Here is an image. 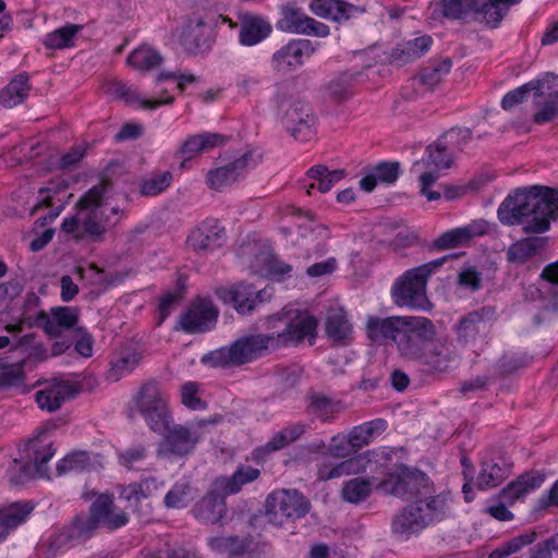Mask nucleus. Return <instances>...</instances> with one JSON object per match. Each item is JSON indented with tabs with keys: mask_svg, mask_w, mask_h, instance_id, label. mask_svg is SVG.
Returning a JSON list of instances; mask_svg holds the SVG:
<instances>
[{
	"mask_svg": "<svg viewBox=\"0 0 558 558\" xmlns=\"http://www.w3.org/2000/svg\"><path fill=\"white\" fill-rule=\"evenodd\" d=\"M270 333H255L239 338L230 347L210 351L202 361L213 367H233L250 363L269 351L298 345L305 339L313 343L317 336V320L304 311L275 315L267 322Z\"/></svg>",
	"mask_w": 558,
	"mask_h": 558,
	"instance_id": "f257e3e1",
	"label": "nucleus"
},
{
	"mask_svg": "<svg viewBox=\"0 0 558 558\" xmlns=\"http://www.w3.org/2000/svg\"><path fill=\"white\" fill-rule=\"evenodd\" d=\"M505 226H522L526 234H541L558 219V190L533 185L508 195L497 210Z\"/></svg>",
	"mask_w": 558,
	"mask_h": 558,
	"instance_id": "f03ea898",
	"label": "nucleus"
},
{
	"mask_svg": "<svg viewBox=\"0 0 558 558\" xmlns=\"http://www.w3.org/2000/svg\"><path fill=\"white\" fill-rule=\"evenodd\" d=\"M367 337L377 343L391 341L405 360L420 361L429 340L435 338L433 322L422 316L369 317Z\"/></svg>",
	"mask_w": 558,
	"mask_h": 558,
	"instance_id": "7ed1b4c3",
	"label": "nucleus"
},
{
	"mask_svg": "<svg viewBox=\"0 0 558 558\" xmlns=\"http://www.w3.org/2000/svg\"><path fill=\"white\" fill-rule=\"evenodd\" d=\"M529 97L536 108L533 121L536 124L553 121L558 116V76L547 74L542 80L531 81L507 93L501 100V107L511 110Z\"/></svg>",
	"mask_w": 558,
	"mask_h": 558,
	"instance_id": "20e7f679",
	"label": "nucleus"
},
{
	"mask_svg": "<svg viewBox=\"0 0 558 558\" xmlns=\"http://www.w3.org/2000/svg\"><path fill=\"white\" fill-rule=\"evenodd\" d=\"M447 256L407 270L393 284L391 294L398 306L429 310L432 304L426 295V283L430 275L440 268Z\"/></svg>",
	"mask_w": 558,
	"mask_h": 558,
	"instance_id": "39448f33",
	"label": "nucleus"
},
{
	"mask_svg": "<svg viewBox=\"0 0 558 558\" xmlns=\"http://www.w3.org/2000/svg\"><path fill=\"white\" fill-rule=\"evenodd\" d=\"M447 511V501L442 495L416 499L393 517L391 530L396 535L409 536L435 521L442 520Z\"/></svg>",
	"mask_w": 558,
	"mask_h": 558,
	"instance_id": "423d86ee",
	"label": "nucleus"
},
{
	"mask_svg": "<svg viewBox=\"0 0 558 558\" xmlns=\"http://www.w3.org/2000/svg\"><path fill=\"white\" fill-rule=\"evenodd\" d=\"M134 409L155 433H163L171 422L167 396L155 380L144 383L133 396Z\"/></svg>",
	"mask_w": 558,
	"mask_h": 558,
	"instance_id": "0eeeda50",
	"label": "nucleus"
},
{
	"mask_svg": "<svg viewBox=\"0 0 558 558\" xmlns=\"http://www.w3.org/2000/svg\"><path fill=\"white\" fill-rule=\"evenodd\" d=\"M429 487V478L424 472L403 464L395 465L388 472L386 478L376 484V488L383 494L401 499H407L423 492L428 493Z\"/></svg>",
	"mask_w": 558,
	"mask_h": 558,
	"instance_id": "6e6552de",
	"label": "nucleus"
},
{
	"mask_svg": "<svg viewBox=\"0 0 558 558\" xmlns=\"http://www.w3.org/2000/svg\"><path fill=\"white\" fill-rule=\"evenodd\" d=\"M265 514L269 522L281 525L286 521H295L306 515L311 502L295 489H278L268 495Z\"/></svg>",
	"mask_w": 558,
	"mask_h": 558,
	"instance_id": "1a4fd4ad",
	"label": "nucleus"
},
{
	"mask_svg": "<svg viewBox=\"0 0 558 558\" xmlns=\"http://www.w3.org/2000/svg\"><path fill=\"white\" fill-rule=\"evenodd\" d=\"M107 187L106 182H100L82 195L76 203V209L83 211V215L81 216V232L75 234V239L89 238L93 242L102 240L107 229L97 219L96 209L100 207Z\"/></svg>",
	"mask_w": 558,
	"mask_h": 558,
	"instance_id": "9d476101",
	"label": "nucleus"
},
{
	"mask_svg": "<svg viewBox=\"0 0 558 558\" xmlns=\"http://www.w3.org/2000/svg\"><path fill=\"white\" fill-rule=\"evenodd\" d=\"M219 310L209 298H195L179 316L175 330L186 333H204L211 330L218 320Z\"/></svg>",
	"mask_w": 558,
	"mask_h": 558,
	"instance_id": "9b49d317",
	"label": "nucleus"
},
{
	"mask_svg": "<svg viewBox=\"0 0 558 558\" xmlns=\"http://www.w3.org/2000/svg\"><path fill=\"white\" fill-rule=\"evenodd\" d=\"M47 427H43L38 430L37 435L29 439L26 445V461L20 468L17 475H12L11 483L19 485L23 484L28 478L34 476L48 477L47 463L54 456L56 450L51 444L43 445L40 437L46 434Z\"/></svg>",
	"mask_w": 558,
	"mask_h": 558,
	"instance_id": "f8f14e48",
	"label": "nucleus"
},
{
	"mask_svg": "<svg viewBox=\"0 0 558 558\" xmlns=\"http://www.w3.org/2000/svg\"><path fill=\"white\" fill-rule=\"evenodd\" d=\"M280 119L287 132L295 141L310 140L315 131V116L302 100H286L279 106Z\"/></svg>",
	"mask_w": 558,
	"mask_h": 558,
	"instance_id": "ddd939ff",
	"label": "nucleus"
},
{
	"mask_svg": "<svg viewBox=\"0 0 558 558\" xmlns=\"http://www.w3.org/2000/svg\"><path fill=\"white\" fill-rule=\"evenodd\" d=\"M34 387H40L35 392L37 407L48 413L59 411L66 401L75 398L81 391L78 384L56 378L45 381L38 380Z\"/></svg>",
	"mask_w": 558,
	"mask_h": 558,
	"instance_id": "4468645a",
	"label": "nucleus"
},
{
	"mask_svg": "<svg viewBox=\"0 0 558 558\" xmlns=\"http://www.w3.org/2000/svg\"><path fill=\"white\" fill-rule=\"evenodd\" d=\"M315 50L308 39H291L272 53L270 64L277 72L290 73L301 68Z\"/></svg>",
	"mask_w": 558,
	"mask_h": 558,
	"instance_id": "2eb2a0df",
	"label": "nucleus"
},
{
	"mask_svg": "<svg viewBox=\"0 0 558 558\" xmlns=\"http://www.w3.org/2000/svg\"><path fill=\"white\" fill-rule=\"evenodd\" d=\"M226 241V230L217 221L205 220L194 227L186 239V246L204 256L220 248Z\"/></svg>",
	"mask_w": 558,
	"mask_h": 558,
	"instance_id": "dca6fc26",
	"label": "nucleus"
},
{
	"mask_svg": "<svg viewBox=\"0 0 558 558\" xmlns=\"http://www.w3.org/2000/svg\"><path fill=\"white\" fill-rule=\"evenodd\" d=\"M162 434L165 437L159 444L157 456L166 458L169 456L184 457L192 452L201 434L197 430H191L183 425H174L166 429Z\"/></svg>",
	"mask_w": 558,
	"mask_h": 558,
	"instance_id": "f3484780",
	"label": "nucleus"
},
{
	"mask_svg": "<svg viewBox=\"0 0 558 558\" xmlns=\"http://www.w3.org/2000/svg\"><path fill=\"white\" fill-rule=\"evenodd\" d=\"M496 319L494 306H483L463 316L457 327V341L466 345L480 337L487 327Z\"/></svg>",
	"mask_w": 558,
	"mask_h": 558,
	"instance_id": "a211bd4d",
	"label": "nucleus"
},
{
	"mask_svg": "<svg viewBox=\"0 0 558 558\" xmlns=\"http://www.w3.org/2000/svg\"><path fill=\"white\" fill-rule=\"evenodd\" d=\"M281 29L307 36L327 37L329 35V27L306 14L301 10L287 5L282 9V17L279 21Z\"/></svg>",
	"mask_w": 558,
	"mask_h": 558,
	"instance_id": "6ab92c4d",
	"label": "nucleus"
},
{
	"mask_svg": "<svg viewBox=\"0 0 558 558\" xmlns=\"http://www.w3.org/2000/svg\"><path fill=\"white\" fill-rule=\"evenodd\" d=\"M98 527L90 513L76 515L69 526L57 534L50 546L59 550L74 543L85 542L94 535Z\"/></svg>",
	"mask_w": 558,
	"mask_h": 558,
	"instance_id": "aec40b11",
	"label": "nucleus"
},
{
	"mask_svg": "<svg viewBox=\"0 0 558 558\" xmlns=\"http://www.w3.org/2000/svg\"><path fill=\"white\" fill-rule=\"evenodd\" d=\"M78 322V311L75 307L58 306L50 314L39 313L38 323L50 338H60L64 331L75 328Z\"/></svg>",
	"mask_w": 558,
	"mask_h": 558,
	"instance_id": "412c9836",
	"label": "nucleus"
},
{
	"mask_svg": "<svg viewBox=\"0 0 558 558\" xmlns=\"http://www.w3.org/2000/svg\"><path fill=\"white\" fill-rule=\"evenodd\" d=\"M456 359L457 353L452 343L446 339L433 338L428 341L418 362L428 371L446 372Z\"/></svg>",
	"mask_w": 558,
	"mask_h": 558,
	"instance_id": "4be33fe9",
	"label": "nucleus"
},
{
	"mask_svg": "<svg viewBox=\"0 0 558 558\" xmlns=\"http://www.w3.org/2000/svg\"><path fill=\"white\" fill-rule=\"evenodd\" d=\"M89 512L98 526L116 530L129 522L124 511H117L111 496L101 494L97 496L89 508Z\"/></svg>",
	"mask_w": 558,
	"mask_h": 558,
	"instance_id": "5701e85b",
	"label": "nucleus"
},
{
	"mask_svg": "<svg viewBox=\"0 0 558 558\" xmlns=\"http://www.w3.org/2000/svg\"><path fill=\"white\" fill-rule=\"evenodd\" d=\"M217 295L228 304L233 305L242 315L251 314L260 298L262 291H256L251 284L239 283L231 289H219Z\"/></svg>",
	"mask_w": 558,
	"mask_h": 558,
	"instance_id": "b1692460",
	"label": "nucleus"
},
{
	"mask_svg": "<svg viewBox=\"0 0 558 558\" xmlns=\"http://www.w3.org/2000/svg\"><path fill=\"white\" fill-rule=\"evenodd\" d=\"M511 473V464L504 457L483 460L474 481L478 489H489L500 485Z\"/></svg>",
	"mask_w": 558,
	"mask_h": 558,
	"instance_id": "393cba45",
	"label": "nucleus"
},
{
	"mask_svg": "<svg viewBox=\"0 0 558 558\" xmlns=\"http://www.w3.org/2000/svg\"><path fill=\"white\" fill-rule=\"evenodd\" d=\"M239 40L243 46H254L266 39L271 25L260 15L250 12L239 14Z\"/></svg>",
	"mask_w": 558,
	"mask_h": 558,
	"instance_id": "a878e982",
	"label": "nucleus"
},
{
	"mask_svg": "<svg viewBox=\"0 0 558 558\" xmlns=\"http://www.w3.org/2000/svg\"><path fill=\"white\" fill-rule=\"evenodd\" d=\"M433 39L430 36H421L397 45L388 54V63L396 66H403L423 57L430 48Z\"/></svg>",
	"mask_w": 558,
	"mask_h": 558,
	"instance_id": "bb28decb",
	"label": "nucleus"
},
{
	"mask_svg": "<svg viewBox=\"0 0 558 558\" xmlns=\"http://www.w3.org/2000/svg\"><path fill=\"white\" fill-rule=\"evenodd\" d=\"M105 92L116 99H122L129 105H138L143 109H156L160 105H170L173 97L166 99H145L141 97L136 88L126 85L122 81L111 80L104 85Z\"/></svg>",
	"mask_w": 558,
	"mask_h": 558,
	"instance_id": "cd10ccee",
	"label": "nucleus"
},
{
	"mask_svg": "<svg viewBox=\"0 0 558 558\" xmlns=\"http://www.w3.org/2000/svg\"><path fill=\"white\" fill-rule=\"evenodd\" d=\"M488 223L485 220H474L471 223L442 233L434 242V246L445 250L466 244L475 236L485 234Z\"/></svg>",
	"mask_w": 558,
	"mask_h": 558,
	"instance_id": "c85d7f7f",
	"label": "nucleus"
},
{
	"mask_svg": "<svg viewBox=\"0 0 558 558\" xmlns=\"http://www.w3.org/2000/svg\"><path fill=\"white\" fill-rule=\"evenodd\" d=\"M226 496L215 489V483L210 492L204 496L193 508L195 518L204 523H218L227 511Z\"/></svg>",
	"mask_w": 558,
	"mask_h": 558,
	"instance_id": "c756f323",
	"label": "nucleus"
},
{
	"mask_svg": "<svg viewBox=\"0 0 558 558\" xmlns=\"http://www.w3.org/2000/svg\"><path fill=\"white\" fill-rule=\"evenodd\" d=\"M252 151H246L240 158L234 161L208 171L207 173V183L208 185L216 191H220L228 186L229 184L235 182L241 173L246 169L248 162L252 160Z\"/></svg>",
	"mask_w": 558,
	"mask_h": 558,
	"instance_id": "7c9ffc66",
	"label": "nucleus"
},
{
	"mask_svg": "<svg viewBox=\"0 0 558 558\" xmlns=\"http://www.w3.org/2000/svg\"><path fill=\"white\" fill-rule=\"evenodd\" d=\"M547 236H527L512 243L507 251V260L522 265L533 257L543 254L547 247Z\"/></svg>",
	"mask_w": 558,
	"mask_h": 558,
	"instance_id": "2f4dec72",
	"label": "nucleus"
},
{
	"mask_svg": "<svg viewBox=\"0 0 558 558\" xmlns=\"http://www.w3.org/2000/svg\"><path fill=\"white\" fill-rule=\"evenodd\" d=\"M521 0H478L475 8L474 21L496 28L507 15L509 8Z\"/></svg>",
	"mask_w": 558,
	"mask_h": 558,
	"instance_id": "473e14b6",
	"label": "nucleus"
},
{
	"mask_svg": "<svg viewBox=\"0 0 558 558\" xmlns=\"http://www.w3.org/2000/svg\"><path fill=\"white\" fill-rule=\"evenodd\" d=\"M544 480V475L538 472L522 474L501 489L500 498L504 502L513 505L515 501L523 499L530 492L539 487Z\"/></svg>",
	"mask_w": 558,
	"mask_h": 558,
	"instance_id": "72a5a7b5",
	"label": "nucleus"
},
{
	"mask_svg": "<svg viewBox=\"0 0 558 558\" xmlns=\"http://www.w3.org/2000/svg\"><path fill=\"white\" fill-rule=\"evenodd\" d=\"M307 429L308 425L304 423H295L286 426L280 432L276 433L265 446L257 448L254 451V457L259 459L264 453H270L286 448L290 444L300 439Z\"/></svg>",
	"mask_w": 558,
	"mask_h": 558,
	"instance_id": "f704fd0d",
	"label": "nucleus"
},
{
	"mask_svg": "<svg viewBox=\"0 0 558 558\" xmlns=\"http://www.w3.org/2000/svg\"><path fill=\"white\" fill-rule=\"evenodd\" d=\"M208 546L211 550L219 554H227L230 558H235L245 554L253 544L252 535H219L208 538Z\"/></svg>",
	"mask_w": 558,
	"mask_h": 558,
	"instance_id": "c9c22d12",
	"label": "nucleus"
},
{
	"mask_svg": "<svg viewBox=\"0 0 558 558\" xmlns=\"http://www.w3.org/2000/svg\"><path fill=\"white\" fill-rule=\"evenodd\" d=\"M259 476V470L250 465L240 466L231 476H220L214 481L215 489L228 496L236 494L242 486L255 481Z\"/></svg>",
	"mask_w": 558,
	"mask_h": 558,
	"instance_id": "e433bc0d",
	"label": "nucleus"
},
{
	"mask_svg": "<svg viewBox=\"0 0 558 558\" xmlns=\"http://www.w3.org/2000/svg\"><path fill=\"white\" fill-rule=\"evenodd\" d=\"M252 271L260 277L283 279L292 271V266L280 260L270 253L263 252L255 256L251 264Z\"/></svg>",
	"mask_w": 558,
	"mask_h": 558,
	"instance_id": "4c0bfd02",
	"label": "nucleus"
},
{
	"mask_svg": "<svg viewBox=\"0 0 558 558\" xmlns=\"http://www.w3.org/2000/svg\"><path fill=\"white\" fill-rule=\"evenodd\" d=\"M310 7L317 16L336 22L349 20L359 10L357 7L342 0H314Z\"/></svg>",
	"mask_w": 558,
	"mask_h": 558,
	"instance_id": "58836bf2",
	"label": "nucleus"
},
{
	"mask_svg": "<svg viewBox=\"0 0 558 558\" xmlns=\"http://www.w3.org/2000/svg\"><path fill=\"white\" fill-rule=\"evenodd\" d=\"M33 509L29 502H14L0 509V543L7 538L11 530L26 520Z\"/></svg>",
	"mask_w": 558,
	"mask_h": 558,
	"instance_id": "ea45409f",
	"label": "nucleus"
},
{
	"mask_svg": "<svg viewBox=\"0 0 558 558\" xmlns=\"http://www.w3.org/2000/svg\"><path fill=\"white\" fill-rule=\"evenodd\" d=\"M27 73H20L0 90V104L5 108H13L23 104L31 92Z\"/></svg>",
	"mask_w": 558,
	"mask_h": 558,
	"instance_id": "a19ab883",
	"label": "nucleus"
},
{
	"mask_svg": "<svg viewBox=\"0 0 558 558\" xmlns=\"http://www.w3.org/2000/svg\"><path fill=\"white\" fill-rule=\"evenodd\" d=\"M223 141V136L218 133H202L193 135L183 142L175 155L186 156V159H191L195 155L220 146Z\"/></svg>",
	"mask_w": 558,
	"mask_h": 558,
	"instance_id": "79ce46f5",
	"label": "nucleus"
},
{
	"mask_svg": "<svg viewBox=\"0 0 558 558\" xmlns=\"http://www.w3.org/2000/svg\"><path fill=\"white\" fill-rule=\"evenodd\" d=\"M410 171L417 178L421 195L428 202H435L441 198L440 190L432 189L440 178V170L428 168L425 163L414 162Z\"/></svg>",
	"mask_w": 558,
	"mask_h": 558,
	"instance_id": "37998d69",
	"label": "nucleus"
},
{
	"mask_svg": "<svg viewBox=\"0 0 558 558\" xmlns=\"http://www.w3.org/2000/svg\"><path fill=\"white\" fill-rule=\"evenodd\" d=\"M143 355L136 349L126 348L120 351L118 357L112 361L107 373V379L116 383L124 375L130 374L142 361Z\"/></svg>",
	"mask_w": 558,
	"mask_h": 558,
	"instance_id": "c03bdc74",
	"label": "nucleus"
},
{
	"mask_svg": "<svg viewBox=\"0 0 558 558\" xmlns=\"http://www.w3.org/2000/svg\"><path fill=\"white\" fill-rule=\"evenodd\" d=\"M387 428V422L383 418H376L359 426H354L350 430L351 445L356 451L365 446H368L371 441L384 433Z\"/></svg>",
	"mask_w": 558,
	"mask_h": 558,
	"instance_id": "a18cd8bd",
	"label": "nucleus"
},
{
	"mask_svg": "<svg viewBox=\"0 0 558 558\" xmlns=\"http://www.w3.org/2000/svg\"><path fill=\"white\" fill-rule=\"evenodd\" d=\"M454 157L449 151L447 145L441 140L436 141L434 144L426 148V155L416 163H425L426 167L437 170H447L453 165Z\"/></svg>",
	"mask_w": 558,
	"mask_h": 558,
	"instance_id": "49530a36",
	"label": "nucleus"
},
{
	"mask_svg": "<svg viewBox=\"0 0 558 558\" xmlns=\"http://www.w3.org/2000/svg\"><path fill=\"white\" fill-rule=\"evenodd\" d=\"M343 410L340 401L333 400L323 393L314 392L308 396L307 411L322 421H329Z\"/></svg>",
	"mask_w": 558,
	"mask_h": 558,
	"instance_id": "de8ad7c7",
	"label": "nucleus"
},
{
	"mask_svg": "<svg viewBox=\"0 0 558 558\" xmlns=\"http://www.w3.org/2000/svg\"><path fill=\"white\" fill-rule=\"evenodd\" d=\"M351 325L341 308L330 310L326 318V332L335 342H344L351 336Z\"/></svg>",
	"mask_w": 558,
	"mask_h": 558,
	"instance_id": "09e8293b",
	"label": "nucleus"
},
{
	"mask_svg": "<svg viewBox=\"0 0 558 558\" xmlns=\"http://www.w3.org/2000/svg\"><path fill=\"white\" fill-rule=\"evenodd\" d=\"M451 68V59L445 58L439 61H435L428 66L423 68L417 78L423 86L429 90H433L449 74Z\"/></svg>",
	"mask_w": 558,
	"mask_h": 558,
	"instance_id": "8fccbe9b",
	"label": "nucleus"
},
{
	"mask_svg": "<svg viewBox=\"0 0 558 558\" xmlns=\"http://www.w3.org/2000/svg\"><path fill=\"white\" fill-rule=\"evenodd\" d=\"M162 62L161 54L151 47L141 46L128 57V64L141 72L158 68Z\"/></svg>",
	"mask_w": 558,
	"mask_h": 558,
	"instance_id": "3c124183",
	"label": "nucleus"
},
{
	"mask_svg": "<svg viewBox=\"0 0 558 558\" xmlns=\"http://www.w3.org/2000/svg\"><path fill=\"white\" fill-rule=\"evenodd\" d=\"M478 0H441L436 3L441 14L451 20H474L475 8Z\"/></svg>",
	"mask_w": 558,
	"mask_h": 558,
	"instance_id": "603ef678",
	"label": "nucleus"
},
{
	"mask_svg": "<svg viewBox=\"0 0 558 558\" xmlns=\"http://www.w3.org/2000/svg\"><path fill=\"white\" fill-rule=\"evenodd\" d=\"M158 482L155 477H148L141 483H133L121 490V498L129 502V507L136 508L137 504L157 490Z\"/></svg>",
	"mask_w": 558,
	"mask_h": 558,
	"instance_id": "864d4df0",
	"label": "nucleus"
},
{
	"mask_svg": "<svg viewBox=\"0 0 558 558\" xmlns=\"http://www.w3.org/2000/svg\"><path fill=\"white\" fill-rule=\"evenodd\" d=\"M374 483L369 480L355 477L344 483L341 496L351 504H359L365 500L372 493Z\"/></svg>",
	"mask_w": 558,
	"mask_h": 558,
	"instance_id": "5fc2aeb1",
	"label": "nucleus"
},
{
	"mask_svg": "<svg viewBox=\"0 0 558 558\" xmlns=\"http://www.w3.org/2000/svg\"><path fill=\"white\" fill-rule=\"evenodd\" d=\"M194 498L193 488L187 481L175 483L165 496V506L167 508L180 509L189 505Z\"/></svg>",
	"mask_w": 558,
	"mask_h": 558,
	"instance_id": "6e6d98bb",
	"label": "nucleus"
},
{
	"mask_svg": "<svg viewBox=\"0 0 558 558\" xmlns=\"http://www.w3.org/2000/svg\"><path fill=\"white\" fill-rule=\"evenodd\" d=\"M92 465L89 454L85 451L68 454L57 465L58 475L70 472H82L88 470Z\"/></svg>",
	"mask_w": 558,
	"mask_h": 558,
	"instance_id": "4d7b16f0",
	"label": "nucleus"
},
{
	"mask_svg": "<svg viewBox=\"0 0 558 558\" xmlns=\"http://www.w3.org/2000/svg\"><path fill=\"white\" fill-rule=\"evenodd\" d=\"M82 28L80 25L68 24L50 34L45 38V46L49 49H61L69 47L72 38Z\"/></svg>",
	"mask_w": 558,
	"mask_h": 558,
	"instance_id": "13d9d810",
	"label": "nucleus"
},
{
	"mask_svg": "<svg viewBox=\"0 0 558 558\" xmlns=\"http://www.w3.org/2000/svg\"><path fill=\"white\" fill-rule=\"evenodd\" d=\"M172 179L173 177L170 171L155 173L142 182L141 194L144 196L158 195L170 186Z\"/></svg>",
	"mask_w": 558,
	"mask_h": 558,
	"instance_id": "bf43d9fd",
	"label": "nucleus"
},
{
	"mask_svg": "<svg viewBox=\"0 0 558 558\" xmlns=\"http://www.w3.org/2000/svg\"><path fill=\"white\" fill-rule=\"evenodd\" d=\"M353 78L354 75L344 73L331 80L326 86L328 96L337 101L345 99L350 94V84Z\"/></svg>",
	"mask_w": 558,
	"mask_h": 558,
	"instance_id": "052dcab7",
	"label": "nucleus"
},
{
	"mask_svg": "<svg viewBox=\"0 0 558 558\" xmlns=\"http://www.w3.org/2000/svg\"><path fill=\"white\" fill-rule=\"evenodd\" d=\"M472 137V131L466 128H452L440 138L450 148L462 149L469 144Z\"/></svg>",
	"mask_w": 558,
	"mask_h": 558,
	"instance_id": "680f3d73",
	"label": "nucleus"
},
{
	"mask_svg": "<svg viewBox=\"0 0 558 558\" xmlns=\"http://www.w3.org/2000/svg\"><path fill=\"white\" fill-rule=\"evenodd\" d=\"M328 452L335 458H347L357 451L351 445L350 434L348 436L338 434L331 437L330 444L328 446Z\"/></svg>",
	"mask_w": 558,
	"mask_h": 558,
	"instance_id": "e2e57ef3",
	"label": "nucleus"
},
{
	"mask_svg": "<svg viewBox=\"0 0 558 558\" xmlns=\"http://www.w3.org/2000/svg\"><path fill=\"white\" fill-rule=\"evenodd\" d=\"M24 377L23 363H13L0 372V388L17 387L24 383Z\"/></svg>",
	"mask_w": 558,
	"mask_h": 558,
	"instance_id": "0e129e2a",
	"label": "nucleus"
},
{
	"mask_svg": "<svg viewBox=\"0 0 558 558\" xmlns=\"http://www.w3.org/2000/svg\"><path fill=\"white\" fill-rule=\"evenodd\" d=\"M118 457L121 465L133 469L136 463L147 457V448L143 445H135L119 452Z\"/></svg>",
	"mask_w": 558,
	"mask_h": 558,
	"instance_id": "69168bd1",
	"label": "nucleus"
},
{
	"mask_svg": "<svg viewBox=\"0 0 558 558\" xmlns=\"http://www.w3.org/2000/svg\"><path fill=\"white\" fill-rule=\"evenodd\" d=\"M182 403L192 410L205 409L206 403L197 397V386L194 383H186L181 390Z\"/></svg>",
	"mask_w": 558,
	"mask_h": 558,
	"instance_id": "338daca9",
	"label": "nucleus"
},
{
	"mask_svg": "<svg viewBox=\"0 0 558 558\" xmlns=\"http://www.w3.org/2000/svg\"><path fill=\"white\" fill-rule=\"evenodd\" d=\"M373 172L380 182L393 183L399 175L398 162H381L377 165Z\"/></svg>",
	"mask_w": 558,
	"mask_h": 558,
	"instance_id": "774afa93",
	"label": "nucleus"
}]
</instances>
